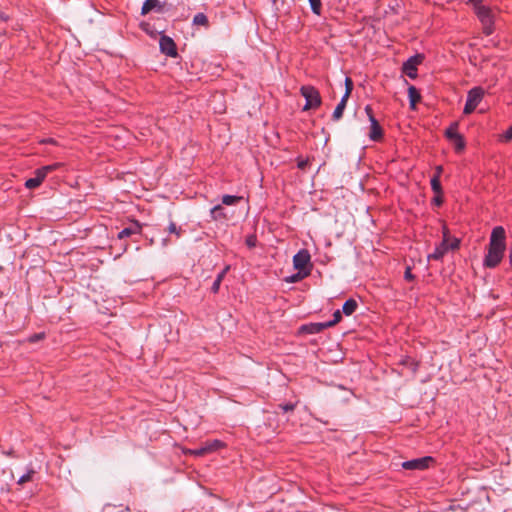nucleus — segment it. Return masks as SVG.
I'll use <instances>...</instances> for the list:
<instances>
[{
  "mask_svg": "<svg viewBox=\"0 0 512 512\" xmlns=\"http://www.w3.org/2000/svg\"><path fill=\"white\" fill-rule=\"evenodd\" d=\"M448 246H449V250H452V251L459 249V247H460V239L453 238L451 243L450 244L448 243Z\"/></svg>",
  "mask_w": 512,
  "mask_h": 512,
  "instance_id": "40",
  "label": "nucleus"
},
{
  "mask_svg": "<svg viewBox=\"0 0 512 512\" xmlns=\"http://www.w3.org/2000/svg\"><path fill=\"white\" fill-rule=\"evenodd\" d=\"M354 88V83L350 77L345 78V93L342 98L348 100Z\"/></svg>",
  "mask_w": 512,
  "mask_h": 512,
  "instance_id": "24",
  "label": "nucleus"
},
{
  "mask_svg": "<svg viewBox=\"0 0 512 512\" xmlns=\"http://www.w3.org/2000/svg\"><path fill=\"white\" fill-rule=\"evenodd\" d=\"M342 313L340 310H336L334 313H333V319L326 322V325L328 328L332 327V326H335L336 324H338L341 320H342Z\"/></svg>",
  "mask_w": 512,
  "mask_h": 512,
  "instance_id": "27",
  "label": "nucleus"
},
{
  "mask_svg": "<svg viewBox=\"0 0 512 512\" xmlns=\"http://www.w3.org/2000/svg\"><path fill=\"white\" fill-rule=\"evenodd\" d=\"M347 101L346 99L344 98H341L340 102L338 103V105L336 106L333 114H332V119L334 121H338L342 115H343V112H344V109L346 107V104H347Z\"/></svg>",
  "mask_w": 512,
  "mask_h": 512,
  "instance_id": "18",
  "label": "nucleus"
},
{
  "mask_svg": "<svg viewBox=\"0 0 512 512\" xmlns=\"http://www.w3.org/2000/svg\"><path fill=\"white\" fill-rule=\"evenodd\" d=\"M431 189L434 192V194H443L441 182L440 179L437 178V176H433L431 178Z\"/></svg>",
  "mask_w": 512,
  "mask_h": 512,
  "instance_id": "25",
  "label": "nucleus"
},
{
  "mask_svg": "<svg viewBox=\"0 0 512 512\" xmlns=\"http://www.w3.org/2000/svg\"><path fill=\"white\" fill-rule=\"evenodd\" d=\"M204 445L206 447V451L208 454L218 451L226 446V444L224 442H222L221 440H218V439H215L212 441H206L204 443Z\"/></svg>",
  "mask_w": 512,
  "mask_h": 512,
  "instance_id": "17",
  "label": "nucleus"
},
{
  "mask_svg": "<svg viewBox=\"0 0 512 512\" xmlns=\"http://www.w3.org/2000/svg\"><path fill=\"white\" fill-rule=\"evenodd\" d=\"M309 2L313 13L316 15H320L322 10L321 0H309Z\"/></svg>",
  "mask_w": 512,
  "mask_h": 512,
  "instance_id": "28",
  "label": "nucleus"
},
{
  "mask_svg": "<svg viewBox=\"0 0 512 512\" xmlns=\"http://www.w3.org/2000/svg\"><path fill=\"white\" fill-rule=\"evenodd\" d=\"M293 265L296 270L311 272L313 264L309 251L307 249L299 250L293 257Z\"/></svg>",
  "mask_w": 512,
  "mask_h": 512,
  "instance_id": "5",
  "label": "nucleus"
},
{
  "mask_svg": "<svg viewBox=\"0 0 512 512\" xmlns=\"http://www.w3.org/2000/svg\"><path fill=\"white\" fill-rule=\"evenodd\" d=\"M434 461L433 457L425 456L403 462L402 468L405 470H425L429 467L430 463Z\"/></svg>",
  "mask_w": 512,
  "mask_h": 512,
  "instance_id": "8",
  "label": "nucleus"
},
{
  "mask_svg": "<svg viewBox=\"0 0 512 512\" xmlns=\"http://www.w3.org/2000/svg\"><path fill=\"white\" fill-rule=\"evenodd\" d=\"M404 279L406 281H413L415 280V275L412 274V268L410 266H407L404 272Z\"/></svg>",
  "mask_w": 512,
  "mask_h": 512,
  "instance_id": "37",
  "label": "nucleus"
},
{
  "mask_svg": "<svg viewBox=\"0 0 512 512\" xmlns=\"http://www.w3.org/2000/svg\"><path fill=\"white\" fill-rule=\"evenodd\" d=\"M310 275V271H300L298 270L296 273L292 274L288 278H286V282L288 283H297L303 280L304 278Z\"/></svg>",
  "mask_w": 512,
  "mask_h": 512,
  "instance_id": "19",
  "label": "nucleus"
},
{
  "mask_svg": "<svg viewBox=\"0 0 512 512\" xmlns=\"http://www.w3.org/2000/svg\"><path fill=\"white\" fill-rule=\"evenodd\" d=\"M501 140L504 142L512 140V125L501 135Z\"/></svg>",
  "mask_w": 512,
  "mask_h": 512,
  "instance_id": "36",
  "label": "nucleus"
},
{
  "mask_svg": "<svg viewBox=\"0 0 512 512\" xmlns=\"http://www.w3.org/2000/svg\"><path fill=\"white\" fill-rule=\"evenodd\" d=\"M229 269V266H227L225 269H223L217 276L216 280H219L220 282H222L226 272L228 271Z\"/></svg>",
  "mask_w": 512,
  "mask_h": 512,
  "instance_id": "46",
  "label": "nucleus"
},
{
  "mask_svg": "<svg viewBox=\"0 0 512 512\" xmlns=\"http://www.w3.org/2000/svg\"><path fill=\"white\" fill-rule=\"evenodd\" d=\"M47 176V173L46 171L44 170L43 167H40V168H37L35 171H34V177L35 179H38V182H40L41 184L43 183V181L45 180Z\"/></svg>",
  "mask_w": 512,
  "mask_h": 512,
  "instance_id": "31",
  "label": "nucleus"
},
{
  "mask_svg": "<svg viewBox=\"0 0 512 512\" xmlns=\"http://www.w3.org/2000/svg\"><path fill=\"white\" fill-rule=\"evenodd\" d=\"M365 112H366V114H367V116L369 118V121H371L372 118H375L374 117V113H373V109H372V107L370 105H366Z\"/></svg>",
  "mask_w": 512,
  "mask_h": 512,
  "instance_id": "42",
  "label": "nucleus"
},
{
  "mask_svg": "<svg viewBox=\"0 0 512 512\" xmlns=\"http://www.w3.org/2000/svg\"><path fill=\"white\" fill-rule=\"evenodd\" d=\"M141 232L142 226L139 224L138 221H135L132 226L126 227L118 233V239H124L134 234H141Z\"/></svg>",
  "mask_w": 512,
  "mask_h": 512,
  "instance_id": "14",
  "label": "nucleus"
},
{
  "mask_svg": "<svg viewBox=\"0 0 512 512\" xmlns=\"http://www.w3.org/2000/svg\"><path fill=\"white\" fill-rule=\"evenodd\" d=\"M168 232L171 234H175L177 238L181 237L183 230L181 227H177L174 222H171L168 226Z\"/></svg>",
  "mask_w": 512,
  "mask_h": 512,
  "instance_id": "30",
  "label": "nucleus"
},
{
  "mask_svg": "<svg viewBox=\"0 0 512 512\" xmlns=\"http://www.w3.org/2000/svg\"><path fill=\"white\" fill-rule=\"evenodd\" d=\"M444 202L443 194H435V196L432 198V204L435 206H441Z\"/></svg>",
  "mask_w": 512,
  "mask_h": 512,
  "instance_id": "38",
  "label": "nucleus"
},
{
  "mask_svg": "<svg viewBox=\"0 0 512 512\" xmlns=\"http://www.w3.org/2000/svg\"><path fill=\"white\" fill-rule=\"evenodd\" d=\"M40 143L42 144H53L55 145L56 144V140L53 139V138H46V139H43L40 141Z\"/></svg>",
  "mask_w": 512,
  "mask_h": 512,
  "instance_id": "47",
  "label": "nucleus"
},
{
  "mask_svg": "<svg viewBox=\"0 0 512 512\" xmlns=\"http://www.w3.org/2000/svg\"><path fill=\"white\" fill-rule=\"evenodd\" d=\"M400 364L409 367L413 373H415L419 367V363L411 357H405L403 360H401Z\"/></svg>",
  "mask_w": 512,
  "mask_h": 512,
  "instance_id": "23",
  "label": "nucleus"
},
{
  "mask_svg": "<svg viewBox=\"0 0 512 512\" xmlns=\"http://www.w3.org/2000/svg\"><path fill=\"white\" fill-rule=\"evenodd\" d=\"M312 160H314V156H312V157L308 156L306 158H303L302 156H298L296 158L298 169H300L301 171H305Z\"/></svg>",
  "mask_w": 512,
  "mask_h": 512,
  "instance_id": "22",
  "label": "nucleus"
},
{
  "mask_svg": "<svg viewBox=\"0 0 512 512\" xmlns=\"http://www.w3.org/2000/svg\"><path fill=\"white\" fill-rule=\"evenodd\" d=\"M509 263L512 266V249L509 251Z\"/></svg>",
  "mask_w": 512,
  "mask_h": 512,
  "instance_id": "50",
  "label": "nucleus"
},
{
  "mask_svg": "<svg viewBox=\"0 0 512 512\" xmlns=\"http://www.w3.org/2000/svg\"><path fill=\"white\" fill-rule=\"evenodd\" d=\"M469 3H474V5H481V0H469Z\"/></svg>",
  "mask_w": 512,
  "mask_h": 512,
  "instance_id": "49",
  "label": "nucleus"
},
{
  "mask_svg": "<svg viewBox=\"0 0 512 512\" xmlns=\"http://www.w3.org/2000/svg\"><path fill=\"white\" fill-rule=\"evenodd\" d=\"M34 474L35 471L33 469L28 470L26 474H24L18 479L17 484L23 485L24 483L31 481Z\"/></svg>",
  "mask_w": 512,
  "mask_h": 512,
  "instance_id": "29",
  "label": "nucleus"
},
{
  "mask_svg": "<svg viewBox=\"0 0 512 512\" xmlns=\"http://www.w3.org/2000/svg\"><path fill=\"white\" fill-rule=\"evenodd\" d=\"M193 24L208 27L209 26V20L207 16L204 13H198L193 18Z\"/></svg>",
  "mask_w": 512,
  "mask_h": 512,
  "instance_id": "21",
  "label": "nucleus"
},
{
  "mask_svg": "<svg viewBox=\"0 0 512 512\" xmlns=\"http://www.w3.org/2000/svg\"><path fill=\"white\" fill-rule=\"evenodd\" d=\"M220 284H221V282L219 280L215 279V281L213 282L212 287H211V291L214 294L218 293L219 288H220Z\"/></svg>",
  "mask_w": 512,
  "mask_h": 512,
  "instance_id": "43",
  "label": "nucleus"
},
{
  "mask_svg": "<svg viewBox=\"0 0 512 512\" xmlns=\"http://www.w3.org/2000/svg\"><path fill=\"white\" fill-rule=\"evenodd\" d=\"M484 93L485 92L482 87H474L471 90H469V92L467 94V99H466V103L464 106V110H463V113L465 115H469L472 112H474L476 107L479 105V103L483 99Z\"/></svg>",
  "mask_w": 512,
  "mask_h": 512,
  "instance_id": "4",
  "label": "nucleus"
},
{
  "mask_svg": "<svg viewBox=\"0 0 512 512\" xmlns=\"http://www.w3.org/2000/svg\"><path fill=\"white\" fill-rule=\"evenodd\" d=\"M191 455H194V456H204L207 453L206 451V447L205 445L203 444V446H201L200 448H197V449H193V450H189L188 451Z\"/></svg>",
  "mask_w": 512,
  "mask_h": 512,
  "instance_id": "34",
  "label": "nucleus"
},
{
  "mask_svg": "<svg viewBox=\"0 0 512 512\" xmlns=\"http://www.w3.org/2000/svg\"><path fill=\"white\" fill-rule=\"evenodd\" d=\"M296 407V404L294 403H287V404H280L279 405V408L283 411V412H290V411H293Z\"/></svg>",
  "mask_w": 512,
  "mask_h": 512,
  "instance_id": "39",
  "label": "nucleus"
},
{
  "mask_svg": "<svg viewBox=\"0 0 512 512\" xmlns=\"http://www.w3.org/2000/svg\"><path fill=\"white\" fill-rule=\"evenodd\" d=\"M493 19H491L490 23H482L483 24V33L487 36L491 35L494 31L493 29Z\"/></svg>",
  "mask_w": 512,
  "mask_h": 512,
  "instance_id": "35",
  "label": "nucleus"
},
{
  "mask_svg": "<svg viewBox=\"0 0 512 512\" xmlns=\"http://www.w3.org/2000/svg\"><path fill=\"white\" fill-rule=\"evenodd\" d=\"M41 185L40 182H38V179H35V177L29 178L25 181V187L27 189H34Z\"/></svg>",
  "mask_w": 512,
  "mask_h": 512,
  "instance_id": "33",
  "label": "nucleus"
},
{
  "mask_svg": "<svg viewBox=\"0 0 512 512\" xmlns=\"http://www.w3.org/2000/svg\"><path fill=\"white\" fill-rule=\"evenodd\" d=\"M442 172H443V167L441 165L436 166L433 176H437V178L440 179Z\"/></svg>",
  "mask_w": 512,
  "mask_h": 512,
  "instance_id": "45",
  "label": "nucleus"
},
{
  "mask_svg": "<svg viewBox=\"0 0 512 512\" xmlns=\"http://www.w3.org/2000/svg\"><path fill=\"white\" fill-rule=\"evenodd\" d=\"M242 200L241 196L235 195H224L222 197V203L225 205H234Z\"/></svg>",
  "mask_w": 512,
  "mask_h": 512,
  "instance_id": "26",
  "label": "nucleus"
},
{
  "mask_svg": "<svg viewBox=\"0 0 512 512\" xmlns=\"http://www.w3.org/2000/svg\"><path fill=\"white\" fill-rule=\"evenodd\" d=\"M357 307H358L357 301L353 298H350L344 302L343 307H342V312L346 316H349V315H352L356 311Z\"/></svg>",
  "mask_w": 512,
  "mask_h": 512,
  "instance_id": "16",
  "label": "nucleus"
},
{
  "mask_svg": "<svg viewBox=\"0 0 512 512\" xmlns=\"http://www.w3.org/2000/svg\"><path fill=\"white\" fill-rule=\"evenodd\" d=\"M449 229L446 225L443 226V240L442 242L435 248L434 252L428 255L429 260H441L443 256L449 251Z\"/></svg>",
  "mask_w": 512,
  "mask_h": 512,
  "instance_id": "7",
  "label": "nucleus"
},
{
  "mask_svg": "<svg viewBox=\"0 0 512 512\" xmlns=\"http://www.w3.org/2000/svg\"><path fill=\"white\" fill-rule=\"evenodd\" d=\"M256 236L255 235H250L246 238V244L248 247L252 248V247H255L256 246Z\"/></svg>",
  "mask_w": 512,
  "mask_h": 512,
  "instance_id": "41",
  "label": "nucleus"
},
{
  "mask_svg": "<svg viewBox=\"0 0 512 512\" xmlns=\"http://www.w3.org/2000/svg\"><path fill=\"white\" fill-rule=\"evenodd\" d=\"M408 97L410 100V108L414 110L416 108V104L421 100V94L415 86L410 85L408 87Z\"/></svg>",
  "mask_w": 512,
  "mask_h": 512,
  "instance_id": "15",
  "label": "nucleus"
},
{
  "mask_svg": "<svg viewBox=\"0 0 512 512\" xmlns=\"http://www.w3.org/2000/svg\"><path fill=\"white\" fill-rule=\"evenodd\" d=\"M327 327L326 322L323 323H309L300 326L299 334H318L325 330Z\"/></svg>",
  "mask_w": 512,
  "mask_h": 512,
  "instance_id": "10",
  "label": "nucleus"
},
{
  "mask_svg": "<svg viewBox=\"0 0 512 512\" xmlns=\"http://www.w3.org/2000/svg\"><path fill=\"white\" fill-rule=\"evenodd\" d=\"M43 338H44V333H38V334H34V335H32V336L29 338V341L33 343V342H36V341H38V340H40V339H43Z\"/></svg>",
  "mask_w": 512,
  "mask_h": 512,
  "instance_id": "44",
  "label": "nucleus"
},
{
  "mask_svg": "<svg viewBox=\"0 0 512 512\" xmlns=\"http://www.w3.org/2000/svg\"><path fill=\"white\" fill-rule=\"evenodd\" d=\"M424 54H416L408 58L407 61L403 63L402 72L405 73L409 78L415 79L417 77V66L422 64L424 61Z\"/></svg>",
  "mask_w": 512,
  "mask_h": 512,
  "instance_id": "6",
  "label": "nucleus"
},
{
  "mask_svg": "<svg viewBox=\"0 0 512 512\" xmlns=\"http://www.w3.org/2000/svg\"><path fill=\"white\" fill-rule=\"evenodd\" d=\"M148 26H149V24H148V23H141V24H140V27H141L144 31H147V30H148V29H147V27H148Z\"/></svg>",
  "mask_w": 512,
  "mask_h": 512,
  "instance_id": "48",
  "label": "nucleus"
},
{
  "mask_svg": "<svg viewBox=\"0 0 512 512\" xmlns=\"http://www.w3.org/2000/svg\"><path fill=\"white\" fill-rule=\"evenodd\" d=\"M506 249V233L502 226L493 228L488 245V252L484 258V266L487 268L497 267L504 256Z\"/></svg>",
  "mask_w": 512,
  "mask_h": 512,
  "instance_id": "1",
  "label": "nucleus"
},
{
  "mask_svg": "<svg viewBox=\"0 0 512 512\" xmlns=\"http://www.w3.org/2000/svg\"><path fill=\"white\" fill-rule=\"evenodd\" d=\"M159 46L161 53L165 54L166 56L172 58L178 57L176 43L171 37L162 34L159 40Z\"/></svg>",
  "mask_w": 512,
  "mask_h": 512,
  "instance_id": "9",
  "label": "nucleus"
},
{
  "mask_svg": "<svg viewBox=\"0 0 512 512\" xmlns=\"http://www.w3.org/2000/svg\"><path fill=\"white\" fill-rule=\"evenodd\" d=\"M152 10L163 12L164 6L160 3L159 0H145L141 8V15H146Z\"/></svg>",
  "mask_w": 512,
  "mask_h": 512,
  "instance_id": "12",
  "label": "nucleus"
},
{
  "mask_svg": "<svg viewBox=\"0 0 512 512\" xmlns=\"http://www.w3.org/2000/svg\"><path fill=\"white\" fill-rule=\"evenodd\" d=\"M211 218L213 220L227 219L224 209L221 205H216L211 209Z\"/></svg>",
  "mask_w": 512,
  "mask_h": 512,
  "instance_id": "20",
  "label": "nucleus"
},
{
  "mask_svg": "<svg viewBox=\"0 0 512 512\" xmlns=\"http://www.w3.org/2000/svg\"><path fill=\"white\" fill-rule=\"evenodd\" d=\"M300 93L306 100L303 111L318 109L321 106L322 98L316 87L312 85H303L300 88Z\"/></svg>",
  "mask_w": 512,
  "mask_h": 512,
  "instance_id": "2",
  "label": "nucleus"
},
{
  "mask_svg": "<svg viewBox=\"0 0 512 512\" xmlns=\"http://www.w3.org/2000/svg\"><path fill=\"white\" fill-rule=\"evenodd\" d=\"M475 11L482 23H490L491 19H493L492 11L488 6L476 5Z\"/></svg>",
  "mask_w": 512,
  "mask_h": 512,
  "instance_id": "13",
  "label": "nucleus"
},
{
  "mask_svg": "<svg viewBox=\"0 0 512 512\" xmlns=\"http://www.w3.org/2000/svg\"><path fill=\"white\" fill-rule=\"evenodd\" d=\"M459 122H452L445 130L444 136L454 145L456 152H462L466 147L464 136L458 132Z\"/></svg>",
  "mask_w": 512,
  "mask_h": 512,
  "instance_id": "3",
  "label": "nucleus"
},
{
  "mask_svg": "<svg viewBox=\"0 0 512 512\" xmlns=\"http://www.w3.org/2000/svg\"><path fill=\"white\" fill-rule=\"evenodd\" d=\"M63 166H64V163L56 162V163H53V164H50V165H46V166H42V167L44 168V170L48 174L50 172L58 170L59 168H61Z\"/></svg>",
  "mask_w": 512,
  "mask_h": 512,
  "instance_id": "32",
  "label": "nucleus"
},
{
  "mask_svg": "<svg viewBox=\"0 0 512 512\" xmlns=\"http://www.w3.org/2000/svg\"><path fill=\"white\" fill-rule=\"evenodd\" d=\"M370 132H369V138L372 141L379 142L384 137V131L381 125L379 124L378 120L376 118H372L370 121Z\"/></svg>",
  "mask_w": 512,
  "mask_h": 512,
  "instance_id": "11",
  "label": "nucleus"
}]
</instances>
